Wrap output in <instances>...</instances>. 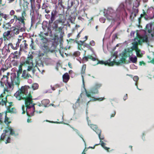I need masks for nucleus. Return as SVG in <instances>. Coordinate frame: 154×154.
Returning a JSON list of instances; mask_svg holds the SVG:
<instances>
[{"label": "nucleus", "instance_id": "56", "mask_svg": "<svg viewBox=\"0 0 154 154\" xmlns=\"http://www.w3.org/2000/svg\"><path fill=\"white\" fill-rule=\"evenodd\" d=\"M127 94H126L123 97V100H126L127 99Z\"/></svg>", "mask_w": 154, "mask_h": 154}, {"label": "nucleus", "instance_id": "57", "mask_svg": "<svg viewBox=\"0 0 154 154\" xmlns=\"http://www.w3.org/2000/svg\"><path fill=\"white\" fill-rule=\"evenodd\" d=\"M142 64H143L144 65H145V63H144L143 62V61H142L140 62V65H142Z\"/></svg>", "mask_w": 154, "mask_h": 154}, {"label": "nucleus", "instance_id": "44", "mask_svg": "<svg viewBox=\"0 0 154 154\" xmlns=\"http://www.w3.org/2000/svg\"><path fill=\"white\" fill-rule=\"evenodd\" d=\"M139 4L138 1L136 2L135 4H134L133 7H135L136 8H137L139 6Z\"/></svg>", "mask_w": 154, "mask_h": 154}, {"label": "nucleus", "instance_id": "37", "mask_svg": "<svg viewBox=\"0 0 154 154\" xmlns=\"http://www.w3.org/2000/svg\"><path fill=\"white\" fill-rule=\"evenodd\" d=\"M32 87L33 90L36 89L38 87V85L37 83H34L32 85Z\"/></svg>", "mask_w": 154, "mask_h": 154}, {"label": "nucleus", "instance_id": "22", "mask_svg": "<svg viewBox=\"0 0 154 154\" xmlns=\"http://www.w3.org/2000/svg\"><path fill=\"white\" fill-rule=\"evenodd\" d=\"M96 133L98 134L99 138L100 140H103L104 139V136L101 135V130H98V131H96Z\"/></svg>", "mask_w": 154, "mask_h": 154}, {"label": "nucleus", "instance_id": "42", "mask_svg": "<svg viewBox=\"0 0 154 154\" xmlns=\"http://www.w3.org/2000/svg\"><path fill=\"white\" fill-rule=\"evenodd\" d=\"M118 38L117 37V34L116 33L115 34L113 35L112 37V40L113 41H114L116 39H117Z\"/></svg>", "mask_w": 154, "mask_h": 154}, {"label": "nucleus", "instance_id": "4", "mask_svg": "<svg viewBox=\"0 0 154 154\" xmlns=\"http://www.w3.org/2000/svg\"><path fill=\"white\" fill-rule=\"evenodd\" d=\"M3 132L4 133L1 136L0 139L1 140L5 141L6 144L10 142V135L16 136L18 135V134H15L14 130L12 128L8 126L5 128Z\"/></svg>", "mask_w": 154, "mask_h": 154}, {"label": "nucleus", "instance_id": "58", "mask_svg": "<svg viewBox=\"0 0 154 154\" xmlns=\"http://www.w3.org/2000/svg\"><path fill=\"white\" fill-rule=\"evenodd\" d=\"M116 114V112L115 111H114L113 112V113L112 114L111 116V118L112 117H113Z\"/></svg>", "mask_w": 154, "mask_h": 154}, {"label": "nucleus", "instance_id": "34", "mask_svg": "<svg viewBox=\"0 0 154 154\" xmlns=\"http://www.w3.org/2000/svg\"><path fill=\"white\" fill-rule=\"evenodd\" d=\"M31 43L30 45V47L32 49L35 50L36 49L35 47L34 46V42L33 41L32 38H31Z\"/></svg>", "mask_w": 154, "mask_h": 154}, {"label": "nucleus", "instance_id": "10", "mask_svg": "<svg viewBox=\"0 0 154 154\" xmlns=\"http://www.w3.org/2000/svg\"><path fill=\"white\" fill-rule=\"evenodd\" d=\"M25 13L24 11L22 13V17H18L17 20L20 21L21 23H20V26H19V29L21 30V31H23L25 29V23L24 22V18L23 16V14H25Z\"/></svg>", "mask_w": 154, "mask_h": 154}, {"label": "nucleus", "instance_id": "19", "mask_svg": "<svg viewBox=\"0 0 154 154\" xmlns=\"http://www.w3.org/2000/svg\"><path fill=\"white\" fill-rule=\"evenodd\" d=\"M88 59H90L91 60L93 61H95L96 60V59L94 57L92 56L91 55H89L87 56H85L83 58V60L88 61Z\"/></svg>", "mask_w": 154, "mask_h": 154}, {"label": "nucleus", "instance_id": "40", "mask_svg": "<svg viewBox=\"0 0 154 154\" xmlns=\"http://www.w3.org/2000/svg\"><path fill=\"white\" fill-rule=\"evenodd\" d=\"M84 46L86 47H87L89 49H90L91 50L92 49L90 45L88 44L87 43H85L84 44Z\"/></svg>", "mask_w": 154, "mask_h": 154}, {"label": "nucleus", "instance_id": "29", "mask_svg": "<svg viewBox=\"0 0 154 154\" xmlns=\"http://www.w3.org/2000/svg\"><path fill=\"white\" fill-rule=\"evenodd\" d=\"M137 45L138 43L137 42H134L133 44V46L132 48H131V49H132L133 50V49H135V51H136V50L139 49L137 47Z\"/></svg>", "mask_w": 154, "mask_h": 154}, {"label": "nucleus", "instance_id": "28", "mask_svg": "<svg viewBox=\"0 0 154 154\" xmlns=\"http://www.w3.org/2000/svg\"><path fill=\"white\" fill-rule=\"evenodd\" d=\"M79 98H78L76 102L75 103V104H74L73 106V108L75 109L77 107H78L79 106Z\"/></svg>", "mask_w": 154, "mask_h": 154}, {"label": "nucleus", "instance_id": "39", "mask_svg": "<svg viewBox=\"0 0 154 154\" xmlns=\"http://www.w3.org/2000/svg\"><path fill=\"white\" fill-rule=\"evenodd\" d=\"M24 40L23 39H18L17 42L16 44V46H18L19 45L20 43H21L22 42L23 40Z\"/></svg>", "mask_w": 154, "mask_h": 154}, {"label": "nucleus", "instance_id": "21", "mask_svg": "<svg viewBox=\"0 0 154 154\" xmlns=\"http://www.w3.org/2000/svg\"><path fill=\"white\" fill-rule=\"evenodd\" d=\"M63 78L64 81L66 82L69 80V76L67 73H65L63 76Z\"/></svg>", "mask_w": 154, "mask_h": 154}, {"label": "nucleus", "instance_id": "13", "mask_svg": "<svg viewBox=\"0 0 154 154\" xmlns=\"http://www.w3.org/2000/svg\"><path fill=\"white\" fill-rule=\"evenodd\" d=\"M25 40H23L22 42L20 45V50L26 49L28 48V44L26 43Z\"/></svg>", "mask_w": 154, "mask_h": 154}, {"label": "nucleus", "instance_id": "60", "mask_svg": "<svg viewBox=\"0 0 154 154\" xmlns=\"http://www.w3.org/2000/svg\"><path fill=\"white\" fill-rule=\"evenodd\" d=\"M47 29H48V32H51V26L50 27H48L47 28Z\"/></svg>", "mask_w": 154, "mask_h": 154}, {"label": "nucleus", "instance_id": "48", "mask_svg": "<svg viewBox=\"0 0 154 154\" xmlns=\"http://www.w3.org/2000/svg\"><path fill=\"white\" fill-rule=\"evenodd\" d=\"M133 12H132L134 13H137L138 11V9H137V8H133Z\"/></svg>", "mask_w": 154, "mask_h": 154}, {"label": "nucleus", "instance_id": "16", "mask_svg": "<svg viewBox=\"0 0 154 154\" xmlns=\"http://www.w3.org/2000/svg\"><path fill=\"white\" fill-rule=\"evenodd\" d=\"M11 82L13 83H15L16 85H18L20 84V79L19 77H15L13 79H11Z\"/></svg>", "mask_w": 154, "mask_h": 154}, {"label": "nucleus", "instance_id": "15", "mask_svg": "<svg viewBox=\"0 0 154 154\" xmlns=\"http://www.w3.org/2000/svg\"><path fill=\"white\" fill-rule=\"evenodd\" d=\"M143 17L146 20H148L151 19L149 17L148 15L145 13H144L143 14H141L140 17L138 19V22L139 24L141 22V19Z\"/></svg>", "mask_w": 154, "mask_h": 154}, {"label": "nucleus", "instance_id": "17", "mask_svg": "<svg viewBox=\"0 0 154 154\" xmlns=\"http://www.w3.org/2000/svg\"><path fill=\"white\" fill-rule=\"evenodd\" d=\"M71 128L73 130H74V131H75V132H76V133L78 134V135L81 138H82V139L83 141L84 142V144H85V149L86 148V143H85V141L84 140V139L83 138V136L82 134H80V133H79V131L78 130H77V129H75L73 127H71Z\"/></svg>", "mask_w": 154, "mask_h": 154}, {"label": "nucleus", "instance_id": "6", "mask_svg": "<svg viewBox=\"0 0 154 154\" xmlns=\"http://www.w3.org/2000/svg\"><path fill=\"white\" fill-rule=\"evenodd\" d=\"M104 15L109 20H114L116 16V13L115 11L111 8H109L107 10L104 11Z\"/></svg>", "mask_w": 154, "mask_h": 154}, {"label": "nucleus", "instance_id": "31", "mask_svg": "<svg viewBox=\"0 0 154 154\" xmlns=\"http://www.w3.org/2000/svg\"><path fill=\"white\" fill-rule=\"evenodd\" d=\"M104 98H94V99H92L91 98L90 99V100L88 101V103H87V105L89 103V102H90V101H96V100H100V101H102V100H103L104 99Z\"/></svg>", "mask_w": 154, "mask_h": 154}, {"label": "nucleus", "instance_id": "12", "mask_svg": "<svg viewBox=\"0 0 154 154\" xmlns=\"http://www.w3.org/2000/svg\"><path fill=\"white\" fill-rule=\"evenodd\" d=\"M57 14V12L55 10H53L51 12V16L50 18V19L49 21L50 25H51V24L55 20Z\"/></svg>", "mask_w": 154, "mask_h": 154}, {"label": "nucleus", "instance_id": "11", "mask_svg": "<svg viewBox=\"0 0 154 154\" xmlns=\"http://www.w3.org/2000/svg\"><path fill=\"white\" fill-rule=\"evenodd\" d=\"M35 66L38 68L40 72L42 73H43L44 71L43 69L44 65L42 61L40 60H39L37 61Z\"/></svg>", "mask_w": 154, "mask_h": 154}, {"label": "nucleus", "instance_id": "36", "mask_svg": "<svg viewBox=\"0 0 154 154\" xmlns=\"http://www.w3.org/2000/svg\"><path fill=\"white\" fill-rule=\"evenodd\" d=\"M17 27H18V28H16L14 29H13V31L14 33L16 34H18L20 32V30L21 31V30L20 29H19V26L18 27L17 26Z\"/></svg>", "mask_w": 154, "mask_h": 154}, {"label": "nucleus", "instance_id": "32", "mask_svg": "<svg viewBox=\"0 0 154 154\" xmlns=\"http://www.w3.org/2000/svg\"><path fill=\"white\" fill-rule=\"evenodd\" d=\"M22 66L20 65L19 67V69L17 72V76L19 77L20 75L22 73Z\"/></svg>", "mask_w": 154, "mask_h": 154}, {"label": "nucleus", "instance_id": "53", "mask_svg": "<svg viewBox=\"0 0 154 154\" xmlns=\"http://www.w3.org/2000/svg\"><path fill=\"white\" fill-rule=\"evenodd\" d=\"M15 13V11L13 10H12L10 12V14L11 15H13Z\"/></svg>", "mask_w": 154, "mask_h": 154}, {"label": "nucleus", "instance_id": "54", "mask_svg": "<svg viewBox=\"0 0 154 154\" xmlns=\"http://www.w3.org/2000/svg\"><path fill=\"white\" fill-rule=\"evenodd\" d=\"M46 121L48 122H50L54 123H60V122H51V121H49L48 120H46Z\"/></svg>", "mask_w": 154, "mask_h": 154}, {"label": "nucleus", "instance_id": "50", "mask_svg": "<svg viewBox=\"0 0 154 154\" xmlns=\"http://www.w3.org/2000/svg\"><path fill=\"white\" fill-rule=\"evenodd\" d=\"M90 44L92 46H94V45L95 43L94 41L93 40H92L90 42Z\"/></svg>", "mask_w": 154, "mask_h": 154}, {"label": "nucleus", "instance_id": "30", "mask_svg": "<svg viewBox=\"0 0 154 154\" xmlns=\"http://www.w3.org/2000/svg\"><path fill=\"white\" fill-rule=\"evenodd\" d=\"M124 8V5L122 4H121L119 5L116 10L117 11H120L122 10H123Z\"/></svg>", "mask_w": 154, "mask_h": 154}, {"label": "nucleus", "instance_id": "25", "mask_svg": "<svg viewBox=\"0 0 154 154\" xmlns=\"http://www.w3.org/2000/svg\"><path fill=\"white\" fill-rule=\"evenodd\" d=\"M100 144L101 145V146L105 150H107V151H109L108 149H109V148L105 146V145H106V143H104L101 140H100Z\"/></svg>", "mask_w": 154, "mask_h": 154}, {"label": "nucleus", "instance_id": "41", "mask_svg": "<svg viewBox=\"0 0 154 154\" xmlns=\"http://www.w3.org/2000/svg\"><path fill=\"white\" fill-rule=\"evenodd\" d=\"M98 0H90L89 2L93 4H96L98 2Z\"/></svg>", "mask_w": 154, "mask_h": 154}, {"label": "nucleus", "instance_id": "20", "mask_svg": "<svg viewBox=\"0 0 154 154\" xmlns=\"http://www.w3.org/2000/svg\"><path fill=\"white\" fill-rule=\"evenodd\" d=\"M50 103V101L48 99H45L41 101L42 104L45 107L47 106V105Z\"/></svg>", "mask_w": 154, "mask_h": 154}, {"label": "nucleus", "instance_id": "24", "mask_svg": "<svg viewBox=\"0 0 154 154\" xmlns=\"http://www.w3.org/2000/svg\"><path fill=\"white\" fill-rule=\"evenodd\" d=\"M20 52L18 53L17 51H16L14 53H11V54L12 56V57L13 58L17 59L18 58V54H20Z\"/></svg>", "mask_w": 154, "mask_h": 154}, {"label": "nucleus", "instance_id": "46", "mask_svg": "<svg viewBox=\"0 0 154 154\" xmlns=\"http://www.w3.org/2000/svg\"><path fill=\"white\" fill-rule=\"evenodd\" d=\"M99 20L100 22L104 23L105 21V19L103 17H101L100 18Z\"/></svg>", "mask_w": 154, "mask_h": 154}, {"label": "nucleus", "instance_id": "49", "mask_svg": "<svg viewBox=\"0 0 154 154\" xmlns=\"http://www.w3.org/2000/svg\"><path fill=\"white\" fill-rule=\"evenodd\" d=\"M31 16H32L31 19L32 20L34 18V11H33L32 12L30 13Z\"/></svg>", "mask_w": 154, "mask_h": 154}, {"label": "nucleus", "instance_id": "47", "mask_svg": "<svg viewBox=\"0 0 154 154\" xmlns=\"http://www.w3.org/2000/svg\"><path fill=\"white\" fill-rule=\"evenodd\" d=\"M136 14L137 13L132 12L130 17H131L134 18L136 16Z\"/></svg>", "mask_w": 154, "mask_h": 154}, {"label": "nucleus", "instance_id": "9", "mask_svg": "<svg viewBox=\"0 0 154 154\" xmlns=\"http://www.w3.org/2000/svg\"><path fill=\"white\" fill-rule=\"evenodd\" d=\"M64 16L62 15V17H61L59 19L54 21L52 26L53 29L56 30L57 28H58L59 23H61L62 25L63 24L64 20L63 18H64Z\"/></svg>", "mask_w": 154, "mask_h": 154}, {"label": "nucleus", "instance_id": "3", "mask_svg": "<svg viewBox=\"0 0 154 154\" xmlns=\"http://www.w3.org/2000/svg\"><path fill=\"white\" fill-rule=\"evenodd\" d=\"M133 55V49L127 48L124 49L122 53L120 54L121 57L120 60L117 62V64L122 63L128 57H129V60L132 63H135L137 62V58L135 56L134 57H131Z\"/></svg>", "mask_w": 154, "mask_h": 154}, {"label": "nucleus", "instance_id": "52", "mask_svg": "<svg viewBox=\"0 0 154 154\" xmlns=\"http://www.w3.org/2000/svg\"><path fill=\"white\" fill-rule=\"evenodd\" d=\"M46 7H47V5L45 3L43 4L42 6V9H45Z\"/></svg>", "mask_w": 154, "mask_h": 154}, {"label": "nucleus", "instance_id": "59", "mask_svg": "<svg viewBox=\"0 0 154 154\" xmlns=\"http://www.w3.org/2000/svg\"><path fill=\"white\" fill-rule=\"evenodd\" d=\"M14 20L16 19V21L17 19H18V18L17 17L16 15H14Z\"/></svg>", "mask_w": 154, "mask_h": 154}, {"label": "nucleus", "instance_id": "23", "mask_svg": "<svg viewBox=\"0 0 154 154\" xmlns=\"http://www.w3.org/2000/svg\"><path fill=\"white\" fill-rule=\"evenodd\" d=\"M7 84L8 85V88L9 91H12L14 88L13 83L12 82L11 83H10L7 82Z\"/></svg>", "mask_w": 154, "mask_h": 154}, {"label": "nucleus", "instance_id": "7", "mask_svg": "<svg viewBox=\"0 0 154 154\" xmlns=\"http://www.w3.org/2000/svg\"><path fill=\"white\" fill-rule=\"evenodd\" d=\"M117 52H115L111 58L109 59V60L107 61L106 62H105L103 61L98 60L96 64H95L94 65H97L98 64H104L105 65H108L110 66H112L114 63H117V62L116 60V58L118 57V56L117 54Z\"/></svg>", "mask_w": 154, "mask_h": 154}, {"label": "nucleus", "instance_id": "63", "mask_svg": "<svg viewBox=\"0 0 154 154\" xmlns=\"http://www.w3.org/2000/svg\"><path fill=\"white\" fill-rule=\"evenodd\" d=\"M45 11L46 13H48L50 12V11L48 10H47V9H45Z\"/></svg>", "mask_w": 154, "mask_h": 154}, {"label": "nucleus", "instance_id": "51", "mask_svg": "<svg viewBox=\"0 0 154 154\" xmlns=\"http://www.w3.org/2000/svg\"><path fill=\"white\" fill-rule=\"evenodd\" d=\"M4 17H3L5 19V20H7L8 19V17H9V15H7V14H5V15H4Z\"/></svg>", "mask_w": 154, "mask_h": 154}, {"label": "nucleus", "instance_id": "62", "mask_svg": "<svg viewBox=\"0 0 154 154\" xmlns=\"http://www.w3.org/2000/svg\"><path fill=\"white\" fill-rule=\"evenodd\" d=\"M14 20L13 19H11L10 21V22L11 23H13V22H14Z\"/></svg>", "mask_w": 154, "mask_h": 154}, {"label": "nucleus", "instance_id": "27", "mask_svg": "<svg viewBox=\"0 0 154 154\" xmlns=\"http://www.w3.org/2000/svg\"><path fill=\"white\" fill-rule=\"evenodd\" d=\"M91 128L96 132V131H98V130H100L98 129L96 125H90Z\"/></svg>", "mask_w": 154, "mask_h": 154}, {"label": "nucleus", "instance_id": "45", "mask_svg": "<svg viewBox=\"0 0 154 154\" xmlns=\"http://www.w3.org/2000/svg\"><path fill=\"white\" fill-rule=\"evenodd\" d=\"M133 79L134 81L136 82L139 79V77L137 76H135L133 77Z\"/></svg>", "mask_w": 154, "mask_h": 154}, {"label": "nucleus", "instance_id": "33", "mask_svg": "<svg viewBox=\"0 0 154 154\" xmlns=\"http://www.w3.org/2000/svg\"><path fill=\"white\" fill-rule=\"evenodd\" d=\"M137 56L139 57H141L143 54L141 53V51L139 49L136 51Z\"/></svg>", "mask_w": 154, "mask_h": 154}, {"label": "nucleus", "instance_id": "5", "mask_svg": "<svg viewBox=\"0 0 154 154\" xmlns=\"http://www.w3.org/2000/svg\"><path fill=\"white\" fill-rule=\"evenodd\" d=\"M102 86V84L100 83H96L95 84L93 88H91L89 92H87L85 87H84L86 94V96L88 97H93L95 94L98 93V89L100 88Z\"/></svg>", "mask_w": 154, "mask_h": 154}, {"label": "nucleus", "instance_id": "26", "mask_svg": "<svg viewBox=\"0 0 154 154\" xmlns=\"http://www.w3.org/2000/svg\"><path fill=\"white\" fill-rule=\"evenodd\" d=\"M2 94H1L0 96V105H3L5 104L6 105V102L5 100H3V98H2Z\"/></svg>", "mask_w": 154, "mask_h": 154}, {"label": "nucleus", "instance_id": "43", "mask_svg": "<svg viewBox=\"0 0 154 154\" xmlns=\"http://www.w3.org/2000/svg\"><path fill=\"white\" fill-rule=\"evenodd\" d=\"M5 119L4 120V122H5V123L6 124L8 125V124L10 123V122H8V118L7 117L6 115H5Z\"/></svg>", "mask_w": 154, "mask_h": 154}, {"label": "nucleus", "instance_id": "14", "mask_svg": "<svg viewBox=\"0 0 154 154\" xmlns=\"http://www.w3.org/2000/svg\"><path fill=\"white\" fill-rule=\"evenodd\" d=\"M86 65H83L81 70L82 77V84L83 87H84V80L83 76V75L85 74V72L86 69Z\"/></svg>", "mask_w": 154, "mask_h": 154}, {"label": "nucleus", "instance_id": "38", "mask_svg": "<svg viewBox=\"0 0 154 154\" xmlns=\"http://www.w3.org/2000/svg\"><path fill=\"white\" fill-rule=\"evenodd\" d=\"M14 108H8L7 109V112H14Z\"/></svg>", "mask_w": 154, "mask_h": 154}, {"label": "nucleus", "instance_id": "55", "mask_svg": "<svg viewBox=\"0 0 154 154\" xmlns=\"http://www.w3.org/2000/svg\"><path fill=\"white\" fill-rule=\"evenodd\" d=\"M41 34H43V36H44V35H45V36H48V32H46V33H42L41 32H40V34H41Z\"/></svg>", "mask_w": 154, "mask_h": 154}, {"label": "nucleus", "instance_id": "35", "mask_svg": "<svg viewBox=\"0 0 154 154\" xmlns=\"http://www.w3.org/2000/svg\"><path fill=\"white\" fill-rule=\"evenodd\" d=\"M11 31H8L6 32H4L3 34V36L4 38H5L9 36L10 34Z\"/></svg>", "mask_w": 154, "mask_h": 154}, {"label": "nucleus", "instance_id": "1", "mask_svg": "<svg viewBox=\"0 0 154 154\" xmlns=\"http://www.w3.org/2000/svg\"><path fill=\"white\" fill-rule=\"evenodd\" d=\"M30 87L28 86H22L20 89L17 91L14 94V96L18 100L21 99L24 100L26 106V111L24 110V107L23 106H22L23 112L22 114H24L26 111V114L29 117H30L34 116V112H35L37 113H41L42 111H35V104L32 105V97L30 93L28 92V89Z\"/></svg>", "mask_w": 154, "mask_h": 154}, {"label": "nucleus", "instance_id": "18", "mask_svg": "<svg viewBox=\"0 0 154 154\" xmlns=\"http://www.w3.org/2000/svg\"><path fill=\"white\" fill-rule=\"evenodd\" d=\"M39 36L41 38V40L42 41V42L44 44H47V43L48 42V39L46 38L45 37L43 34H42L41 33L39 34Z\"/></svg>", "mask_w": 154, "mask_h": 154}, {"label": "nucleus", "instance_id": "8", "mask_svg": "<svg viewBox=\"0 0 154 154\" xmlns=\"http://www.w3.org/2000/svg\"><path fill=\"white\" fill-rule=\"evenodd\" d=\"M41 48L45 52H53L54 51L56 47L54 44H42L40 45Z\"/></svg>", "mask_w": 154, "mask_h": 154}, {"label": "nucleus", "instance_id": "2", "mask_svg": "<svg viewBox=\"0 0 154 154\" xmlns=\"http://www.w3.org/2000/svg\"><path fill=\"white\" fill-rule=\"evenodd\" d=\"M33 57L32 55H29L27 57V60L24 62L22 65L27 67V70H24L21 76L22 78L24 79H28L31 76L30 74L28 73L27 71L31 72L32 74H34L35 71L33 68V65L32 63V58Z\"/></svg>", "mask_w": 154, "mask_h": 154}, {"label": "nucleus", "instance_id": "61", "mask_svg": "<svg viewBox=\"0 0 154 154\" xmlns=\"http://www.w3.org/2000/svg\"><path fill=\"white\" fill-rule=\"evenodd\" d=\"M62 28H63L61 27H58V29L59 31L60 32L62 30Z\"/></svg>", "mask_w": 154, "mask_h": 154}, {"label": "nucleus", "instance_id": "64", "mask_svg": "<svg viewBox=\"0 0 154 154\" xmlns=\"http://www.w3.org/2000/svg\"><path fill=\"white\" fill-rule=\"evenodd\" d=\"M27 122L28 123H30L31 122H32V121L30 120V119L28 118L27 120Z\"/></svg>", "mask_w": 154, "mask_h": 154}]
</instances>
